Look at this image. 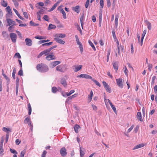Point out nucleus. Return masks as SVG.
<instances>
[{"mask_svg":"<svg viewBox=\"0 0 157 157\" xmlns=\"http://www.w3.org/2000/svg\"><path fill=\"white\" fill-rule=\"evenodd\" d=\"M36 67L37 70L41 73L46 72L49 70L48 67L46 64L43 63L37 64Z\"/></svg>","mask_w":157,"mask_h":157,"instance_id":"nucleus-1","label":"nucleus"},{"mask_svg":"<svg viewBox=\"0 0 157 157\" xmlns=\"http://www.w3.org/2000/svg\"><path fill=\"white\" fill-rule=\"evenodd\" d=\"M67 67V66L66 64L59 65L56 67V70L63 73L66 71Z\"/></svg>","mask_w":157,"mask_h":157,"instance_id":"nucleus-2","label":"nucleus"},{"mask_svg":"<svg viewBox=\"0 0 157 157\" xmlns=\"http://www.w3.org/2000/svg\"><path fill=\"white\" fill-rule=\"evenodd\" d=\"M10 37L13 43H15L16 41L17 35L14 33H11L10 35Z\"/></svg>","mask_w":157,"mask_h":157,"instance_id":"nucleus-3","label":"nucleus"},{"mask_svg":"<svg viewBox=\"0 0 157 157\" xmlns=\"http://www.w3.org/2000/svg\"><path fill=\"white\" fill-rule=\"evenodd\" d=\"M77 78H93L92 76L86 74H81L80 75H77Z\"/></svg>","mask_w":157,"mask_h":157,"instance_id":"nucleus-4","label":"nucleus"},{"mask_svg":"<svg viewBox=\"0 0 157 157\" xmlns=\"http://www.w3.org/2000/svg\"><path fill=\"white\" fill-rule=\"evenodd\" d=\"M61 62L59 61H56L51 63L49 64V67L51 68H53L57 65L60 63Z\"/></svg>","mask_w":157,"mask_h":157,"instance_id":"nucleus-5","label":"nucleus"},{"mask_svg":"<svg viewBox=\"0 0 157 157\" xmlns=\"http://www.w3.org/2000/svg\"><path fill=\"white\" fill-rule=\"evenodd\" d=\"M45 59L48 60H51L55 59L56 58L55 55L52 53L51 54H49L46 56Z\"/></svg>","mask_w":157,"mask_h":157,"instance_id":"nucleus-6","label":"nucleus"},{"mask_svg":"<svg viewBox=\"0 0 157 157\" xmlns=\"http://www.w3.org/2000/svg\"><path fill=\"white\" fill-rule=\"evenodd\" d=\"M60 153L63 157H65L67 155L66 149L64 147L61 148L60 151Z\"/></svg>","mask_w":157,"mask_h":157,"instance_id":"nucleus-7","label":"nucleus"},{"mask_svg":"<svg viewBox=\"0 0 157 157\" xmlns=\"http://www.w3.org/2000/svg\"><path fill=\"white\" fill-rule=\"evenodd\" d=\"M117 84L120 88H122L123 85L122 83V79H116Z\"/></svg>","mask_w":157,"mask_h":157,"instance_id":"nucleus-8","label":"nucleus"},{"mask_svg":"<svg viewBox=\"0 0 157 157\" xmlns=\"http://www.w3.org/2000/svg\"><path fill=\"white\" fill-rule=\"evenodd\" d=\"M25 41L26 44L28 46H31L32 44V41L30 39L27 38L25 39Z\"/></svg>","mask_w":157,"mask_h":157,"instance_id":"nucleus-9","label":"nucleus"},{"mask_svg":"<svg viewBox=\"0 0 157 157\" xmlns=\"http://www.w3.org/2000/svg\"><path fill=\"white\" fill-rule=\"evenodd\" d=\"M6 21L8 24V25L9 26L10 25H16V22L15 21H13L11 19L7 18Z\"/></svg>","mask_w":157,"mask_h":157,"instance_id":"nucleus-10","label":"nucleus"},{"mask_svg":"<svg viewBox=\"0 0 157 157\" xmlns=\"http://www.w3.org/2000/svg\"><path fill=\"white\" fill-rule=\"evenodd\" d=\"M54 36L55 37V38H59L60 37L63 38L65 37L66 35L62 33L56 34L54 35Z\"/></svg>","mask_w":157,"mask_h":157,"instance_id":"nucleus-11","label":"nucleus"},{"mask_svg":"<svg viewBox=\"0 0 157 157\" xmlns=\"http://www.w3.org/2000/svg\"><path fill=\"white\" fill-rule=\"evenodd\" d=\"M114 69L117 71L118 68V63L116 61H113V63Z\"/></svg>","mask_w":157,"mask_h":157,"instance_id":"nucleus-12","label":"nucleus"},{"mask_svg":"<svg viewBox=\"0 0 157 157\" xmlns=\"http://www.w3.org/2000/svg\"><path fill=\"white\" fill-rule=\"evenodd\" d=\"M54 39L56 41L60 44H63L65 43V41H63L62 40L59 39V38H55Z\"/></svg>","mask_w":157,"mask_h":157,"instance_id":"nucleus-13","label":"nucleus"},{"mask_svg":"<svg viewBox=\"0 0 157 157\" xmlns=\"http://www.w3.org/2000/svg\"><path fill=\"white\" fill-rule=\"evenodd\" d=\"M72 9L73 10L77 12V13H79V6H75L73 7H72Z\"/></svg>","mask_w":157,"mask_h":157,"instance_id":"nucleus-14","label":"nucleus"},{"mask_svg":"<svg viewBox=\"0 0 157 157\" xmlns=\"http://www.w3.org/2000/svg\"><path fill=\"white\" fill-rule=\"evenodd\" d=\"M13 10L15 13L17 15L20 19H21L22 20H23L24 19V18H23L21 16H20V14L17 11L16 9L14 8L13 9Z\"/></svg>","mask_w":157,"mask_h":157,"instance_id":"nucleus-15","label":"nucleus"},{"mask_svg":"<svg viewBox=\"0 0 157 157\" xmlns=\"http://www.w3.org/2000/svg\"><path fill=\"white\" fill-rule=\"evenodd\" d=\"M73 67H75V69L74 70V71L75 72H77L82 68V65H79V66H74Z\"/></svg>","mask_w":157,"mask_h":157,"instance_id":"nucleus-16","label":"nucleus"},{"mask_svg":"<svg viewBox=\"0 0 157 157\" xmlns=\"http://www.w3.org/2000/svg\"><path fill=\"white\" fill-rule=\"evenodd\" d=\"M50 49L49 48L45 49L42 51L43 53L44 54H45V56L48 55L49 52L51 51Z\"/></svg>","mask_w":157,"mask_h":157,"instance_id":"nucleus-17","label":"nucleus"},{"mask_svg":"<svg viewBox=\"0 0 157 157\" xmlns=\"http://www.w3.org/2000/svg\"><path fill=\"white\" fill-rule=\"evenodd\" d=\"M137 118L140 121H143V120L142 119L141 114L140 112H138L137 113Z\"/></svg>","mask_w":157,"mask_h":157,"instance_id":"nucleus-18","label":"nucleus"},{"mask_svg":"<svg viewBox=\"0 0 157 157\" xmlns=\"http://www.w3.org/2000/svg\"><path fill=\"white\" fill-rule=\"evenodd\" d=\"M144 146V145L143 144H138L136 145V146L134 147L133 149V150L142 147H143Z\"/></svg>","mask_w":157,"mask_h":157,"instance_id":"nucleus-19","label":"nucleus"},{"mask_svg":"<svg viewBox=\"0 0 157 157\" xmlns=\"http://www.w3.org/2000/svg\"><path fill=\"white\" fill-rule=\"evenodd\" d=\"M56 28V26L55 25L50 24L48 27V30L55 29Z\"/></svg>","mask_w":157,"mask_h":157,"instance_id":"nucleus-20","label":"nucleus"},{"mask_svg":"<svg viewBox=\"0 0 157 157\" xmlns=\"http://www.w3.org/2000/svg\"><path fill=\"white\" fill-rule=\"evenodd\" d=\"M80 128V126L77 124H75L74 127V130L76 133H78V129Z\"/></svg>","mask_w":157,"mask_h":157,"instance_id":"nucleus-21","label":"nucleus"},{"mask_svg":"<svg viewBox=\"0 0 157 157\" xmlns=\"http://www.w3.org/2000/svg\"><path fill=\"white\" fill-rule=\"evenodd\" d=\"M145 21L147 25L148 29L150 30H151V23L149 22L147 20L146 21Z\"/></svg>","mask_w":157,"mask_h":157,"instance_id":"nucleus-22","label":"nucleus"},{"mask_svg":"<svg viewBox=\"0 0 157 157\" xmlns=\"http://www.w3.org/2000/svg\"><path fill=\"white\" fill-rule=\"evenodd\" d=\"M61 83L65 87H66L67 85L66 81L65 79H62L61 81Z\"/></svg>","mask_w":157,"mask_h":157,"instance_id":"nucleus-23","label":"nucleus"},{"mask_svg":"<svg viewBox=\"0 0 157 157\" xmlns=\"http://www.w3.org/2000/svg\"><path fill=\"white\" fill-rule=\"evenodd\" d=\"M1 4L4 7H6L7 6V3L4 0H1Z\"/></svg>","mask_w":157,"mask_h":157,"instance_id":"nucleus-24","label":"nucleus"},{"mask_svg":"<svg viewBox=\"0 0 157 157\" xmlns=\"http://www.w3.org/2000/svg\"><path fill=\"white\" fill-rule=\"evenodd\" d=\"M93 94V92L92 90H91L90 93V94L89 96L88 101H88V102H90L91 101L92 98Z\"/></svg>","mask_w":157,"mask_h":157,"instance_id":"nucleus-25","label":"nucleus"},{"mask_svg":"<svg viewBox=\"0 0 157 157\" xmlns=\"http://www.w3.org/2000/svg\"><path fill=\"white\" fill-rule=\"evenodd\" d=\"M2 35L3 37L5 38V39H6L9 37V35L6 33V32L3 31L2 32Z\"/></svg>","mask_w":157,"mask_h":157,"instance_id":"nucleus-26","label":"nucleus"},{"mask_svg":"<svg viewBox=\"0 0 157 157\" xmlns=\"http://www.w3.org/2000/svg\"><path fill=\"white\" fill-rule=\"evenodd\" d=\"M61 12L62 13L63 15V17L64 19H66L67 18L65 12L64 10L62 8L60 10Z\"/></svg>","mask_w":157,"mask_h":157,"instance_id":"nucleus-27","label":"nucleus"},{"mask_svg":"<svg viewBox=\"0 0 157 157\" xmlns=\"http://www.w3.org/2000/svg\"><path fill=\"white\" fill-rule=\"evenodd\" d=\"M16 73V70L15 68H13V70L12 73V77L13 78H15V74Z\"/></svg>","mask_w":157,"mask_h":157,"instance_id":"nucleus-28","label":"nucleus"},{"mask_svg":"<svg viewBox=\"0 0 157 157\" xmlns=\"http://www.w3.org/2000/svg\"><path fill=\"white\" fill-rule=\"evenodd\" d=\"M44 9L46 10L47 8L45 7H43L41 8L40 10L39 11L38 13H40V14H43L44 13V12L45 11V10Z\"/></svg>","mask_w":157,"mask_h":157,"instance_id":"nucleus-29","label":"nucleus"},{"mask_svg":"<svg viewBox=\"0 0 157 157\" xmlns=\"http://www.w3.org/2000/svg\"><path fill=\"white\" fill-rule=\"evenodd\" d=\"M105 88L106 90L109 93H110L111 92V88L110 87L109 85H108V86L105 87Z\"/></svg>","mask_w":157,"mask_h":157,"instance_id":"nucleus-30","label":"nucleus"},{"mask_svg":"<svg viewBox=\"0 0 157 157\" xmlns=\"http://www.w3.org/2000/svg\"><path fill=\"white\" fill-rule=\"evenodd\" d=\"M89 44H90V45L92 47V48L93 49L94 51H96V48H95V47L94 46V45L93 44V43L90 40H89Z\"/></svg>","mask_w":157,"mask_h":157,"instance_id":"nucleus-31","label":"nucleus"},{"mask_svg":"<svg viewBox=\"0 0 157 157\" xmlns=\"http://www.w3.org/2000/svg\"><path fill=\"white\" fill-rule=\"evenodd\" d=\"M115 17V24L116 26L117 27L118 25V20L119 16L117 15H116Z\"/></svg>","mask_w":157,"mask_h":157,"instance_id":"nucleus-32","label":"nucleus"},{"mask_svg":"<svg viewBox=\"0 0 157 157\" xmlns=\"http://www.w3.org/2000/svg\"><path fill=\"white\" fill-rule=\"evenodd\" d=\"M52 93H55L58 91V90L57 87L54 86L52 87Z\"/></svg>","mask_w":157,"mask_h":157,"instance_id":"nucleus-33","label":"nucleus"},{"mask_svg":"<svg viewBox=\"0 0 157 157\" xmlns=\"http://www.w3.org/2000/svg\"><path fill=\"white\" fill-rule=\"evenodd\" d=\"M57 6V4L56 3H55V4L52 6V8L48 10L49 12H51L54 10Z\"/></svg>","mask_w":157,"mask_h":157,"instance_id":"nucleus-34","label":"nucleus"},{"mask_svg":"<svg viewBox=\"0 0 157 157\" xmlns=\"http://www.w3.org/2000/svg\"><path fill=\"white\" fill-rule=\"evenodd\" d=\"M112 34H113V36L115 40V41L116 40H117V39L116 38L115 33V31L114 29H113L112 31Z\"/></svg>","mask_w":157,"mask_h":157,"instance_id":"nucleus-35","label":"nucleus"},{"mask_svg":"<svg viewBox=\"0 0 157 157\" xmlns=\"http://www.w3.org/2000/svg\"><path fill=\"white\" fill-rule=\"evenodd\" d=\"M92 80L97 85L99 86V87L101 86V85L100 84L97 80H96L94 79H92Z\"/></svg>","mask_w":157,"mask_h":157,"instance_id":"nucleus-36","label":"nucleus"},{"mask_svg":"<svg viewBox=\"0 0 157 157\" xmlns=\"http://www.w3.org/2000/svg\"><path fill=\"white\" fill-rule=\"evenodd\" d=\"M80 152L81 157H83V156L84 155L85 153L84 151H82L81 147H80Z\"/></svg>","mask_w":157,"mask_h":157,"instance_id":"nucleus-37","label":"nucleus"},{"mask_svg":"<svg viewBox=\"0 0 157 157\" xmlns=\"http://www.w3.org/2000/svg\"><path fill=\"white\" fill-rule=\"evenodd\" d=\"M35 38L39 40L43 39H45V37L41 36H35Z\"/></svg>","mask_w":157,"mask_h":157,"instance_id":"nucleus-38","label":"nucleus"},{"mask_svg":"<svg viewBox=\"0 0 157 157\" xmlns=\"http://www.w3.org/2000/svg\"><path fill=\"white\" fill-rule=\"evenodd\" d=\"M53 43L52 42H50L49 43H47L43 44L42 45V46H48L51 45Z\"/></svg>","mask_w":157,"mask_h":157,"instance_id":"nucleus-39","label":"nucleus"},{"mask_svg":"<svg viewBox=\"0 0 157 157\" xmlns=\"http://www.w3.org/2000/svg\"><path fill=\"white\" fill-rule=\"evenodd\" d=\"M12 25L10 26L8 28V30L9 31L12 32L11 29L14 28V25Z\"/></svg>","mask_w":157,"mask_h":157,"instance_id":"nucleus-40","label":"nucleus"},{"mask_svg":"<svg viewBox=\"0 0 157 157\" xmlns=\"http://www.w3.org/2000/svg\"><path fill=\"white\" fill-rule=\"evenodd\" d=\"M7 12L8 14H7V17H11L12 15V13L11 12V10Z\"/></svg>","mask_w":157,"mask_h":157,"instance_id":"nucleus-41","label":"nucleus"},{"mask_svg":"<svg viewBox=\"0 0 157 157\" xmlns=\"http://www.w3.org/2000/svg\"><path fill=\"white\" fill-rule=\"evenodd\" d=\"M9 132H7V134L6 135V142L7 143L8 142L9 137Z\"/></svg>","mask_w":157,"mask_h":157,"instance_id":"nucleus-42","label":"nucleus"},{"mask_svg":"<svg viewBox=\"0 0 157 157\" xmlns=\"http://www.w3.org/2000/svg\"><path fill=\"white\" fill-rule=\"evenodd\" d=\"M10 150L11 152L13 153V154H15L17 155V152L16 151L12 149L11 148H10Z\"/></svg>","mask_w":157,"mask_h":157,"instance_id":"nucleus-43","label":"nucleus"},{"mask_svg":"<svg viewBox=\"0 0 157 157\" xmlns=\"http://www.w3.org/2000/svg\"><path fill=\"white\" fill-rule=\"evenodd\" d=\"M100 4L101 8H103L104 6L103 0H100Z\"/></svg>","mask_w":157,"mask_h":157,"instance_id":"nucleus-44","label":"nucleus"},{"mask_svg":"<svg viewBox=\"0 0 157 157\" xmlns=\"http://www.w3.org/2000/svg\"><path fill=\"white\" fill-rule=\"evenodd\" d=\"M18 75L20 76H22L23 75V71L22 70V68H21L19 71L18 73Z\"/></svg>","mask_w":157,"mask_h":157,"instance_id":"nucleus-45","label":"nucleus"},{"mask_svg":"<svg viewBox=\"0 0 157 157\" xmlns=\"http://www.w3.org/2000/svg\"><path fill=\"white\" fill-rule=\"evenodd\" d=\"M124 73L126 75H128V71L127 69V68L126 66H124Z\"/></svg>","mask_w":157,"mask_h":157,"instance_id":"nucleus-46","label":"nucleus"},{"mask_svg":"<svg viewBox=\"0 0 157 157\" xmlns=\"http://www.w3.org/2000/svg\"><path fill=\"white\" fill-rule=\"evenodd\" d=\"M43 18L45 20L47 21H49V17L47 15H44V16Z\"/></svg>","mask_w":157,"mask_h":157,"instance_id":"nucleus-47","label":"nucleus"},{"mask_svg":"<svg viewBox=\"0 0 157 157\" xmlns=\"http://www.w3.org/2000/svg\"><path fill=\"white\" fill-rule=\"evenodd\" d=\"M148 69L150 71L152 67V65L151 63H148Z\"/></svg>","mask_w":157,"mask_h":157,"instance_id":"nucleus-48","label":"nucleus"},{"mask_svg":"<svg viewBox=\"0 0 157 157\" xmlns=\"http://www.w3.org/2000/svg\"><path fill=\"white\" fill-rule=\"evenodd\" d=\"M2 75L5 78H8L7 76L5 74L3 69L2 70Z\"/></svg>","mask_w":157,"mask_h":157,"instance_id":"nucleus-49","label":"nucleus"},{"mask_svg":"<svg viewBox=\"0 0 157 157\" xmlns=\"http://www.w3.org/2000/svg\"><path fill=\"white\" fill-rule=\"evenodd\" d=\"M4 141V138L2 137L1 138V140L0 142V146L3 147V144Z\"/></svg>","mask_w":157,"mask_h":157,"instance_id":"nucleus-50","label":"nucleus"},{"mask_svg":"<svg viewBox=\"0 0 157 157\" xmlns=\"http://www.w3.org/2000/svg\"><path fill=\"white\" fill-rule=\"evenodd\" d=\"M90 3V0H87L85 4V6L86 8H87Z\"/></svg>","mask_w":157,"mask_h":157,"instance_id":"nucleus-51","label":"nucleus"},{"mask_svg":"<svg viewBox=\"0 0 157 157\" xmlns=\"http://www.w3.org/2000/svg\"><path fill=\"white\" fill-rule=\"evenodd\" d=\"M2 130L5 132H6V131H10V129L9 128H7L6 127H3V128Z\"/></svg>","mask_w":157,"mask_h":157,"instance_id":"nucleus-52","label":"nucleus"},{"mask_svg":"<svg viewBox=\"0 0 157 157\" xmlns=\"http://www.w3.org/2000/svg\"><path fill=\"white\" fill-rule=\"evenodd\" d=\"M30 120V119L28 117L26 118L24 122L25 123H28V122H29Z\"/></svg>","mask_w":157,"mask_h":157,"instance_id":"nucleus-53","label":"nucleus"},{"mask_svg":"<svg viewBox=\"0 0 157 157\" xmlns=\"http://www.w3.org/2000/svg\"><path fill=\"white\" fill-rule=\"evenodd\" d=\"M79 48L80 49V52L81 53H82L83 51V46L82 44H80V45H79Z\"/></svg>","mask_w":157,"mask_h":157,"instance_id":"nucleus-54","label":"nucleus"},{"mask_svg":"<svg viewBox=\"0 0 157 157\" xmlns=\"http://www.w3.org/2000/svg\"><path fill=\"white\" fill-rule=\"evenodd\" d=\"M77 95V94H74L72 96H71L68 97V99H72V98H75V97H76Z\"/></svg>","mask_w":157,"mask_h":157,"instance_id":"nucleus-55","label":"nucleus"},{"mask_svg":"<svg viewBox=\"0 0 157 157\" xmlns=\"http://www.w3.org/2000/svg\"><path fill=\"white\" fill-rule=\"evenodd\" d=\"M106 1L107 2V6L109 8L110 7L111 5V2L110 1V0H108Z\"/></svg>","mask_w":157,"mask_h":157,"instance_id":"nucleus-56","label":"nucleus"},{"mask_svg":"<svg viewBox=\"0 0 157 157\" xmlns=\"http://www.w3.org/2000/svg\"><path fill=\"white\" fill-rule=\"evenodd\" d=\"M111 108L113 110L114 112L115 113H117V110H116V108H115V107L113 105H111Z\"/></svg>","mask_w":157,"mask_h":157,"instance_id":"nucleus-57","label":"nucleus"},{"mask_svg":"<svg viewBox=\"0 0 157 157\" xmlns=\"http://www.w3.org/2000/svg\"><path fill=\"white\" fill-rule=\"evenodd\" d=\"M134 127V125H132L130 128H129L128 130V132L129 133L131 132V131L133 129V128Z\"/></svg>","mask_w":157,"mask_h":157,"instance_id":"nucleus-58","label":"nucleus"},{"mask_svg":"<svg viewBox=\"0 0 157 157\" xmlns=\"http://www.w3.org/2000/svg\"><path fill=\"white\" fill-rule=\"evenodd\" d=\"M15 56H17L18 59L21 58V56L18 52L16 53L15 54Z\"/></svg>","mask_w":157,"mask_h":157,"instance_id":"nucleus-59","label":"nucleus"},{"mask_svg":"<svg viewBox=\"0 0 157 157\" xmlns=\"http://www.w3.org/2000/svg\"><path fill=\"white\" fill-rule=\"evenodd\" d=\"M13 2L14 3V4L15 6H18V3L17 1L16 0H12Z\"/></svg>","mask_w":157,"mask_h":157,"instance_id":"nucleus-60","label":"nucleus"},{"mask_svg":"<svg viewBox=\"0 0 157 157\" xmlns=\"http://www.w3.org/2000/svg\"><path fill=\"white\" fill-rule=\"evenodd\" d=\"M47 152L46 151H44L41 157H45V155Z\"/></svg>","mask_w":157,"mask_h":157,"instance_id":"nucleus-61","label":"nucleus"},{"mask_svg":"<svg viewBox=\"0 0 157 157\" xmlns=\"http://www.w3.org/2000/svg\"><path fill=\"white\" fill-rule=\"evenodd\" d=\"M19 79H17L16 80V87H17V88H18L19 87Z\"/></svg>","mask_w":157,"mask_h":157,"instance_id":"nucleus-62","label":"nucleus"},{"mask_svg":"<svg viewBox=\"0 0 157 157\" xmlns=\"http://www.w3.org/2000/svg\"><path fill=\"white\" fill-rule=\"evenodd\" d=\"M102 83L104 88L105 87L108 86V84L105 82L103 81Z\"/></svg>","mask_w":157,"mask_h":157,"instance_id":"nucleus-63","label":"nucleus"},{"mask_svg":"<svg viewBox=\"0 0 157 157\" xmlns=\"http://www.w3.org/2000/svg\"><path fill=\"white\" fill-rule=\"evenodd\" d=\"M6 10L7 12L11 11L10 7L9 6H8L6 8Z\"/></svg>","mask_w":157,"mask_h":157,"instance_id":"nucleus-64","label":"nucleus"}]
</instances>
